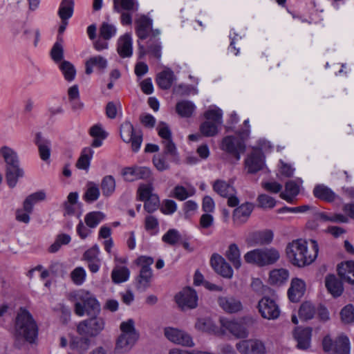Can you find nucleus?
<instances>
[{"mask_svg": "<svg viewBox=\"0 0 354 354\" xmlns=\"http://www.w3.org/2000/svg\"><path fill=\"white\" fill-rule=\"evenodd\" d=\"M310 248L303 239H297L288 243L286 252L288 261L295 266L302 268L311 264L317 259L319 252L318 243L310 239Z\"/></svg>", "mask_w": 354, "mask_h": 354, "instance_id": "f257e3e1", "label": "nucleus"}, {"mask_svg": "<svg viewBox=\"0 0 354 354\" xmlns=\"http://www.w3.org/2000/svg\"><path fill=\"white\" fill-rule=\"evenodd\" d=\"M37 335L38 327L31 314L26 309L20 308L15 322V344L20 346L24 341L33 343Z\"/></svg>", "mask_w": 354, "mask_h": 354, "instance_id": "f03ea898", "label": "nucleus"}, {"mask_svg": "<svg viewBox=\"0 0 354 354\" xmlns=\"http://www.w3.org/2000/svg\"><path fill=\"white\" fill-rule=\"evenodd\" d=\"M0 155L4 162L5 178L9 187H15L19 180L24 176L19 157L13 149L3 146L0 148Z\"/></svg>", "mask_w": 354, "mask_h": 354, "instance_id": "7ed1b4c3", "label": "nucleus"}, {"mask_svg": "<svg viewBox=\"0 0 354 354\" xmlns=\"http://www.w3.org/2000/svg\"><path fill=\"white\" fill-rule=\"evenodd\" d=\"M69 299L74 303L75 313L82 317L96 315L100 311V305L97 299L84 289H79L70 294Z\"/></svg>", "mask_w": 354, "mask_h": 354, "instance_id": "20e7f679", "label": "nucleus"}, {"mask_svg": "<svg viewBox=\"0 0 354 354\" xmlns=\"http://www.w3.org/2000/svg\"><path fill=\"white\" fill-rule=\"evenodd\" d=\"M120 329L121 334L118 337L115 351L118 353H124L131 349L139 337V334L135 328V322L132 319L122 322Z\"/></svg>", "mask_w": 354, "mask_h": 354, "instance_id": "39448f33", "label": "nucleus"}, {"mask_svg": "<svg viewBox=\"0 0 354 354\" xmlns=\"http://www.w3.org/2000/svg\"><path fill=\"white\" fill-rule=\"evenodd\" d=\"M246 263L263 267L274 264L280 258L279 250L274 248L254 249L244 254Z\"/></svg>", "mask_w": 354, "mask_h": 354, "instance_id": "423d86ee", "label": "nucleus"}, {"mask_svg": "<svg viewBox=\"0 0 354 354\" xmlns=\"http://www.w3.org/2000/svg\"><path fill=\"white\" fill-rule=\"evenodd\" d=\"M222 111L218 108L210 109L204 113L206 121L200 126V132L205 137L215 136L218 131V127L223 122Z\"/></svg>", "mask_w": 354, "mask_h": 354, "instance_id": "0eeeda50", "label": "nucleus"}, {"mask_svg": "<svg viewBox=\"0 0 354 354\" xmlns=\"http://www.w3.org/2000/svg\"><path fill=\"white\" fill-rule=\"evenodd\" d=\"M153 262V258L148 256H140L135 260V263L140 268L136 279L140 286L147 287L151 285L153 274L151 266Z\"/></svg>", "mask_w": 354, "mask_h": 354, "instance_id": "6e6552de", "label": "nucleus"}, {"mask_svg": "<svg viewBox=\"0 0 354 354\" xmlns=\"http://www.w3.org/2000/svg\"><path fill=\"white\" fill-rule=\"evenodd\" d=\"M120 135L126 143H131L133 152H138L142 142V133L140 130H136L129 121L124 122L120 127Z\"/></svg>", "mask_w": 354, "mask_h": 354, "instance_id": "1a4fd4ad", "label": "nucleus"}, {"mask_svg": "<svg viewBox=\"0 0 354 354\" xmlns=\"http://www.w3.org/2000/svg\"><path fill=\"white\" fill-rule=\"evenodd\" d=\"M113 10L120 14V22L123 26L132 24V15L138 11V4L135 0H113Z\"/></svg>", "mask_w": 354, "mask_h": 354, "instance_id": "9d476101", "label": "nucleus"}, {"mask_svg": "<svg viewBox=\"0 0 354 354\" xmlns=\"http://www.w3.org/2000/svg\"><path fill=\"white\" fill-rule=\"evenodd\" d=\"M243 139L242 137L239 138L233 136H225L222 140L221 149L239 161L241 155L244 153L246 149Z\"/></svg>", "mask_w": 354, "mask_h": 354, "instance_id": "9b49d317", "label": "nucleus"}, {"mask_svg": "<svg viewBox=\"0 0 354 354\" xmlns=\"http://www.w3.org/2000/svg\"><path fill=\"white\" fill-rule=\"evenodd\" d=\"M151 183L141 184L138 189V196L140 201H144V208L149 212H155L160 206V199L157 194H153Z\"/></svg>", "mask_w": 354, "mask_h": 354, "instance_id": "f8f14e48", "label": "nucleus"}, {"mask_svg": "<svg viewBox=\"0 0 354 354\" xmlns=\"http://www.w3.org/2000/svg\"><path fill=\"white\" fill-rule=\"evenodd\" d=\"M220 334L225 335L230 333L236 338H245L248 336V331L241 321L231 319L225 317H221Z\"/></svg>", "mask_w": 354, "mask_h": 354, "instance_id": "ddd939ff", "label": "nucleus"}, {"mask_svg": "<svg viewBox=\"0 0 354 354\" xmlns=\"http://www.w3.org/2000/svg\"><path fill=\"white\" fill-rule=\"evenodd\" d=\"M93 316V317L79 323L77 329L80 335L86 337H95L104 330L105 326L104 319L95 315Z\"/></svg>", "mask_w": 354, "mask_h": 354, "instance_id": "4468645a", "label": "nucleus"}, {"mask_svg": "<svg viewBox=\"0 0 354 354\" xmlns=\"http://www.w3.org/2000/svg\"><path fill=\"white\" fill-rule=\"evenodd\" d=\"M213 190L223 198H227L229 207H236L239 200L236 196V191L234 186L223 180H216L212 184Z\"/></svg>", "mask_w": 354, "mask_h": 354, "instance_id": "2eb2a0df", "label": "nucleus"}, {"mask_svg": "<svg viewBox=\"0 0 354 354\" xmlns=\"http://www.w3.org/2000/svg\"><path fill=\"white\" fill-rule=\"evenodd\" d=\"M323 349L326 352L333 351V354H349L350 342L345 335H339L333 342L329 335L324 337L322 341Z\"/></svg>", "mask_w": 354, "mask_h": 354, "instance_id": "dca6fc26", "label": "nucleus"}, {"mask_svg": "<svg viewBox=\"0 0 354 354\" xmlns=\"http://www.w3.org/2000/svg\"><path fill=\"white\" fill-rule=\"evenodd\" d=\"M258 309L261 315L267 319H276L281 313L280 308L274 299L263 297L258 303Z\"/></svg>", "mask_w": 354, "mask_h": 354, "instance_id": "f3484780", "label": "nucleus"}, {"mask_svg": "<svg viewBox=\"0 0 354 354\" xmlns=\"http://www.w3.org/2000/svg\"><path fill=\"white\" fill-rule=\"evenodd\" d=\"M236 348L241 354L266 353V349L263 342L257 339L241 340L236 343Z\"/></svg>", "mask_w": 354, "mask_h": 354, "instance_id": "a211bd4d", "label": "nucleus"}, {"mask_svg": "<svg viewBox=\"0 0 354 354\" xmlns=\"http://www.w3.org/2000/svg\"><path fill=\"white\" fill-rule=\"evenodd\" d=\"M175 301L181 309H193L198 305V295L194 289H183L175 296Z\"/></svg>", "mask_w": 354, "mask_h": 354, "instance_id": "6ab92c4d", "label": "nucleus"}, {"mask_svg": "<svg viewBox=\"0 0 354 354\" xmlns=\"http://www.w3.org/2000/svg\"><path fill=\"white\" fill-rule=\"evenodd\" d=\"M165 337L171 342L184 346L192 347L194 345L192 337L185 331L175 328H166Z\"/></svg>", "mask_w": 354, "mask_h": 354, "instance_id": "aec40b11", "label": "nucleus"}, {"mask_svg": "<svg viewBox=\"0 0 354 354\" xmlns=\"http://www.w3.org/2000/svg\"><path fill=\"white\" fill-rule=\"evenodd\" d=\"M265 165V157L261 149H256L245 160V166L248 172L255 174L261 170Z\"/></svg>", "mask_w": 354, "mask_h": 354, "instance_id": "412c9836", "label": "nucleus"}, {"mask_svg": "<svg viewBox=\"0 0 354 354\" xmlns=\"http://www.w3.org/2000/svg\"><path fill=\"white\" fill-rule=\"evenodd\" d=\"M122 174L125 180L129 182L139 179L150 180L152 176L151 170L147 167H126L122 170Z\"/></svg>", "mask_w": 354, "mask_h": 354, "instance_id": "4be33fe9", "label": "nucleus"}, {"mask_svg": "<svg viewBox=\"0 0 354 354\" xmlns=\"http://www.w3.org/2000/svg\"><path fill=\"white\" fill-rule=\"evenodd\" d=\"M210 264L213 269L219 274L225 278H231L233 270L231 266L220 254L214 253L210 258Z\"/></svg>", "mask_w": 354, "mask_h": 354, "instance_id": "5701e85b", "label": "nucleus"}, {"mask_svg": "<svg viewBox=\"0 0 354 354\" xmlns=\"http://www.w3.org/2000/svg\"><path fill=\"white\" fill-rule=\"evenodd\" d=\"M254 209L251 203H244L235 208L232 214L233 223L236 226H241L247 222Z\"/></svg>", "mask_w": 354, "mask_h": 354, "instance_id": "b1692460", "label": "nucleus"}, {"mask_svg": "<svg viewBox=\"0 0 354 354\" xmlns=\"http://www.w3.org/2000/svg\"><path fill=\"white\" fill-rule=\"evenodd\" d=\"M138 45L140 58H142L147 53H149L158 59H160L162 47L158 39L149 38L147 41V49L145 48V46L139 40L138 41Z\"/></svg>", "mask_w": 354, "mask_h": 354, "instance_id": "393cba45", "label": "nucleus"}, {"mask_svg": "<svg viewBox=\"0 0 354 354\" xmlns=\"http://www.w3.org/2000/svg\"><path fill=\"white\" fill-rule=\"evenodd\" d=\"M337 270L342 281L354 286V261L342 262L337 265Z\"/></svg>", "mask_w": 354, "mask_h": 354, "instance_id": "a878e982", "label": "nucleus"}, {"mask_svg": "<svg viewBox=\"0 0 354 354\" xmlns=\"http://www.w3.org/2000/svg\"><path fill=\"white\" fill-rule=\"evenodd\" d=\"M117 52L122 58L131 57L133 54V47L132 39L130 34L126 33L118 39Z\"/></svg>", "mask_w": 354, "mask_h": 354, "instance_id": "bb28decb", "label": "nucleus"}, {"mask_svg": "<svg viewBox=\"0 0 354 354\" xmlns=\"http://www.w3.org/2000/svg\"><path fill=\"white\" fill-rule=\"evenodd\" d=\"M312 329L310 328H297L294 332V337L297 342V347L307 349L310 345Z\"/></svg>", "mask_w": 354, "mask_h": 354, "instance_id": "cd10ccee", "label": "nucleus"}, {"mask_svg": "<svg viewBox=\"0 0 354 354\" xmlns=\"http://www.w3.org/2000/svg\"><path fill=\"white\" fill-rule=\"evenodd\" d=\"M218 303L223 310L229 313H237L243 308L241 302L232 297H221Z\"/></svg>", "mask_w": 354, "mask_h": 354, "instance_id": "c85d7f7f", "label": "nucleus"}, {"mask_svg": "<svg viewBox=\"0 0 354 354\" xmlns=\"http://www.w3.org/2000/svg\"><path fill=\"white\" fill-rule=\"evenodd\" d=\"M35 144L38 147L41 159L44 161L48 160L50 156L51 142L43 138L41 133H37L35 138Z\"/></svg>", "mask_w": 354, "mask_h": 354, "instance_id": "c756f323", "label": "nucleus"}, {"mask_svg": "<svg viewBox=\"0 0 354 354\" xmlns=\"http://www.w3.org/2000/svg\"><path fill=\"white\" fill-rule=\"evenodd\" d=\"M136 35L139 41L147 39L152 28V20L143 15L136 21Z\"/></svg>", "mask_w": 354, "mask_h": 354, "instance_id": "7c9ffc66", "label": "nucleus"}, {"mask_svg": "<svg viewBox=\"0 0 354 354\" xmlns=\"http://www.w3.org/2000/svg\"><path fill=\"white\" fill-rule=\"evenodd\" d=\"M289 272L284 268L274 269L270 272L269 282L272 286H281L288 281Z\"/></svg>", "mask_w": 354, "mask_h": 354, "instance_id": "2f4dec72", "label": "nucleus"}, {"mask_svg": "<svg viewBox=\"0 0 354 354\" xmlns=\"http://www.w3.org/2000/svg\"><path fill=\"white\" fill-rule=\"evenodd\" d=\"M225 257L233 265L235 269H239L241 266V252L236 243L229 245L225 253Z\"/></svg>", "mask_w": 354, "mask_h": 354, "instance_id": "473e14b6", "label": "nucleus"}, {"mask_svg": "<svg viewBox=\"0 0 354 354\" xmlns=\"http://www.w3.org/2000/svg\"><path fill=\"white\" fill-rule=\"evenodd\" d=\"M174 80V72L167 68L158 74L156 82L160 88L167 90L171 88Z\"/></svg>", "mask_w": 354, "mask_h": 354, "instance_id": "72a5a7b5", "label": "nucleus"}, {"mask_svg": "<svg viewBox=\"0 0 354 354\" xmlns=\"http://www.w3.org/2000/svg\"><path fill=\"white\" fill-rule=\"evenodd\" d=\"M315 196L327 202H333L336 198L337 195L328 187L324 185H317L313 190Z\"/></svg>", "mask_w": 354, "mask_h": 354, "instance_id": "f704fd0d", "label": "nucleus"}, {"mask_svg": "<svg viewBox=\"0 0 354 354\" xmlns=\"http://www.w3.org/2000/svg\"><path fill=\"white\" fill-rule=\"evenodd\" d=\"M196 109L195 104L189 100H182L176 105V113L183 118H190Z\"/></svg>", "mask_w": 354, "mask_h": 354, "instance_id": "c9c22d12", "label": "nucleus"}, {"mask_svg": "<svg viewBox=\"0 0 354 354\" xmlns=\"http://www.w3.org/2000/svg\"><path fill=\"white\" fill-rule=\"evenodd\" d=\"M46 197V192L44 190H40L30 194L24 201V210L28 212H32L34 204L44 201Z\"/></svg>", "mask_w": 354, "mask_h": 354, "instance_id": "e433bc0d", "label": "nucleus"}, {"mask_svg": "<svg viewBox=\"0 0 354 354\" xmlns=\"http://www.w3.org/2000/svg\"><path fill=\"white\" fill-rule=\"evenodd\" d=\"M93 153L94 151L91 148L86 147L83 149L76 162V167L80 169L88 171Z\"/></svg>", "mask_w": 354, "mask_h": 354, "instance_id": "4c0bfd02", "label": "nucleus"}, {"mask_svg": "<svg viewBox=\"0 0 354 354\" xmlns=\"http://www.w3.org/2000/svg\"><path fill=\"white\" fill-rule=\"evenodd\" d=\"M74 7V0H62L57 12L58 16L61 19H69L73 15Z\"/></svg>", "mask_w": 354, "mask_h": 354, "instance_id": "58836bf2", "label": "nucleus"}, {"mask_svg": "<svg viewBox=\"0 0 354 354\" xmlns=\"http://www.w3.org/2000/svg\"><path fill=\"white\" fill-rule=\"evenodd\" d=\"M299 192V188L297 183L292 180H290L286 183L285 192L280 194L281 198L288 202L292 201L293 198L296 196Z\"/></svg>", "mask_w": 354, "mask_h": 354, "instance_id": "ea45409f", "label": "nucleus"}, {"mask_svg": "<svg viewBox=\"0 0 354 354\" xmlns=\"http://www.w3.org/2000/svg\"><path fill=\"white\" fill-rule=\"evenodd\" d=\"M102 194L105 196L113 194L115 189V180L111 175L105 176L101 182Z\"/></svg>", "mask_w": 354, "mask_h": 354, "instance_id": "a19ab883", "label": "nucleus"}, {"mask_svg": "<svg viewBox=\"0 0 354 354\" xmlns=\"http://www.w3.org/2000/svg\"><path fill=\"white\" fill-rule=\"evenodd\" d=\"M100 194V192L97 185L93 182H89L87 184V189L83 198L86 202L93 203L98 199Z\"/></svg>", "mask_w": 354, "mask_h": 354, "instance_id": "79ce46f5", "label": "nucleus"}, {"mask_svg": "<svg viewBox=\"0 0 354 354\" xmlns=\"http://www.w3.org/2000/svg\"><path fill=\"white\" fill-rule=\"evenodd\" d=\"M104 217V214L101 212H91L86 214L84 222L89 228H95Z\"/></svg>", "mask_w": 354, "mask_h": 354, "instance_id": "37998d69", "label": "nucleus"}, {"mask_svg": "<svg viewBox=\"0 0 354 354\" xmlns=\"http://www.w3.org/2000/svg\"><path fill=\"white\" fill-rule=\"evenodd\" d=\"M116 27L107 22H103L99 29L100 37L104 40H109L116 35Z\"/></svg>", "mask_w": 354, "mask_h": 354, "instance_id": "c03bdc74", "label": "nucleus"}, {"mask_svg": "<svg viewBox=\"0 0 354 354\" xmlns=\"http://www.w3.org/2000/svg\"><path fill=\"white\" fill-rule=\"evenodd\" d=\"M315 314V308L310 302H304L300 306L299 315L301 319L308 320L313 318Z\"/></svg>", "mask_w": 354, "mask_h": 354, "instance_id": "a18cd8bd", "label": "nucleus"}, {"mask_svg": "<svg viewBox=\"0 0 354 354\" xmlns=\"http://www.w3.org/2000/svg\"><path fill=\"white\" fill-rule=\"evenodd\" d=\"M130 275V271L127 267H121L113 269L111 273V277L115 283H121L128 280Z\"/></svg>", "mask_w": 354, "mask_h": 354, "instance_id": "49530a36", "label": "nucleus"}, {"mask_svg": "<svg viewBox=\"0 0 354 354\" xmlns=\"http://www.w3.org/2000/svg\"><path fill=\"white\" fill-rule=\"evenodd\" d=\"M197 330L210 333L214 331L215 326L211 319L208 317L198 318L195 324Z\"/></svg>", "mask_w": 354, "mask_h": 354, "instance_id": "de8ad7c7", "label": "nucleus"}, {"mask_svg": "<svg viewBox=\"0 0 354 354\" xmlns=\"http://www.w3.org/2000/svg\"><path fill=\"white\" fill-rule=\"evenodd\" d=\"M63 39L62 37H58L57 41L53 45L51 51L50 55L52 59L55 62H60L64 57V48L62 46Z\"/></svg>", "mask_w": 354, "mask_h": 354, "instance_id": "09e8293b", "label": "nucleus"}, {"mask_svg": "<svg viewBox=\"0 0 354 354\" xmlns=\"http://www.w3.org/2000/svg\"><path fill=\"white\" fill-rule=\"evenodd\" d=\"M339 314L342 322L344 324L354 323V306L352 304L345 306Z\"/></svg>", "mask_w": 354, "mask_h": 354, "instance_id": "8fccbe9b", "label": "nucleus"}, {"mask_svg": "<svg viewBox=\"0 0 354 354\" xmlns=\"http://www.w3.org/2000/svg\"><path fill=\"white\" fill-rule=\"evenodd\" d=\"M180 234L175 229L169 230L162 238L163 242L170 245H175L180 240Z\"/></svg>", "mask_w": 354, "mask_h": 354, "instance_id": "3c124183", "label": "nucleus"}, {"mask_svg": "<svg viewBox=\"0 0 354 354\" xmlns=\"http://www.w3.org/2000/svg\"><path fill=\"white\" fill-rule=\"evenodd\" d=\"M153 164L157 170L163 171L169 169L170 166L164 153L155 155L153 157Z\"/></svg>", "mask_w": 354, "mask_h": 354, "instance_id": "603ef678", "label": "nucleus"}, {"mask_svg": "<svg viewBox=\"0 0 354 354\" xmlns=\"http://www.w3.org/2000/svg\"><path fill=\"white\" fill-rule=\"evenodd\" d=\"M60 69L67 81L71 82L74 80L76 71L74 66L71 62L68 61L62 62Z\"/></svg>", "mask_w": 354, "mask_h": 354, "instance_id": "864d4df0", "label": "nucleus"}, {"mask_svg": "<svg viewBox=\"0 0 354 354\" xmlns=\"http://www.w3.org/2000/svg\"><path fill=\"white\" fill-rule=\"evenodd\" d=\"M158 221L151 215L147 216L145 219V227L151 235L156 234L158 230Z\"/></svg>", "mask_w": 354, "mask_h": 354, "instance_id": "5fc2aeb1", "label": "nucleus"}, {"mask_svg": "<svg viewBox=\"0 0 354 354\" xmlns=\"http://www.w3.org/2000/svg\"><path fill=\"white\" fill-rule=\"evenodd\" d=\"M89 339L86 338H75L70 342V348L72 350L84 351L88 348Z\"/></svg>", "mask_w": 354, "mask_h": 354, "instance_id": "6e6d98bb", "label": "nucleus"}, {"mask_svg": "<svg viewBox=\"0 0 354 354\" xmlns=\"http://www.w3.org/2000/svg\"><path fill=\"white\" fill-rule=\"evenodd\" d=\"M162 143L164 147L163 153L165 155L169 156L172 158H176L178 156L177 149L172 139L162 140Z\"/></svg>", "mask_w": 354, "mask_h": 354, "instance_id": "4d7b16f0", "label": "nucleus"}, {"mask_svg": "<svg viewBox=\"0 0 354 354\" xmlns=\"http://www.w3.org/2000/svg\"><path fill=\"white\" fill-rule=\"evenodd\" d=\"M259 206L261 208H273L276 205V201L274 198L267 194H260L257 198Z\"/></svg>", "mask_w": 354, "mask_h": 354, "instance_id": "13d9d810", "label": "nucleus"}, {"mask_svg": "<svg viewBox=\"0 0 354 354\" xmlns=\"http://www.w3.org/2000/svg\"><path fill=\"white\" fill-rule=\"evenodd\" d=\"M71 277L73 282L76 285L80 286L84 282L85 279V270L82 267H77L71 272Z\"/></svg>", "mask_w": 354, "mask_h": 354, "instance_id": "bf43d9fd", "label": "nucleus"}, {"mask_svg": "<svg viewBox=\"0 0 354 354\" xmlns=\"http://www.w3.org/2000/svg\"><path fill=\"white\" fill-rule=\"evenodd\" d=\"M158 136L162 139V140H171V131L167 125L164 122H160L157 127Z\"/></svg>", "mask_w": 354, "mask_h": 354, "instance_id": "052dcab7", "label": "nucleus"}, {"mask_svg": "<svg viewBox=\"0 0 354 354\" xmlns=\"http://www.w3.org/2000/svg\"><path fill=\"white\" fill-rule=\"evenodd\" d=\"M194 285L196 286H204L205 288H218L214 284H212L208 281H204L203 274L198 271L195 272L194 276Z\"/></svg>", "mask_w": 354, "mask_h": 354, "instance_id": "680f3d73", "label": "nucleus"}, {"mask_svg": "<svg viewBox=\"0 0 354 354\" xmlns=\"http://www.w3.org/2000/svg\"><path fill=\"white\" fill-rule=\"evenodd\" d=\"M261 185L267 192L273 194H277L282 189V185L277 182H265L262 183Z\"/></svg>", "mask_w": 354, "mask_h": 354, "instance_id": "e2e57ef3", "label": "nucleus"}, {"mask_svg": "<svg viewBox=\"0 0 354 354\" xmlns=\"http://www.w3.org/2000/svg\"><path fill=\"white\" fill-rule=\"evenodd\" d=\"M90 135L93 138H100L105 139L107 136V133L104 131L100 124H95L90 129Z\"/></svg>", "mask_w": 354, "mask_h": 354, "instance_id": "0e129e2a", "label": "nucleus"}, {"mask_svg": "<svg viewBox=\"0 0 354 354\" xmlns=\"http://www.w3.org/2000/svg\"><path fill=\"white\" fill-rule=\"evenodd\" d=\"M305 289H288V295L292 302H298L304 295Z\"/></svg>", "mask_w": 354, "mask_h": 354, "instance_id": "69168bd1", "label": "nucleus"}, {"mask_svg": "<svg viewBox=\"0 0 354 354\" xmlns=\"http://www.w3.org/2000/svg\"><path fill=\"white\" fill-rule=\"evenodd\" d=\"M190 195L187 190L183 186L177 185L174 189V196L180 201L185 200Z\"/></svg>", "mask_w": 354, "mask_h": 354, "instance_id": "338daca9", "label": "nucleus"}, {"mask_svg": "<svg viewBox=\"0 0 354 354\" xmlns=\"http://www.w3.org/2000/svg\"><path fill=\"white\" fill-rule=\"evenodd\" d=\"M88 60L89 64H91L93 66H97L100 69H104L107 66L106 60L100 55L91 57Z\"/></svg>", "mask_w": 354, "mask_h": 354, "instance_id": "774afa93", "label": "nucleus"}]
</instances>
